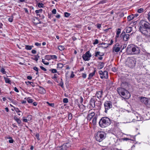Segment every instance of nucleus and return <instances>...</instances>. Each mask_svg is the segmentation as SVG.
Wrapping results in <instances>:
<instances>
[{
	"instance_id": "1",
	"label": "nucleus",
	"mask_w": 150,
	"mask_h": 150,
	"mask_svg": "<svg viewBox=\"0 0 150 150\" xmlns=\"http://www.w3.org/2000/svg\"><path fill=\"white\" fill-rule=\"evenodd\" d=\"M139 25V30L147 38L150 37L149 23L144 20H141Z\"/></svg>"
},
{
	"instance_id": "2",
	"label": "nucleus",
	"mask_w": 150,
	"mask_h": 150,
	"mask_svg": "<svg viewBox=\"0 0 150 150\" xmlns=\"http://www.w3.org/2000/svg\"><path fill=\"white\" fill-rule=\"evenodd\" d=\"M99 123L101 127L104 128L109 125L111 123V121L109 118L103 117L100 119Z\"/></svg>"
},
{
	"instance_id": "3",
	"label": "nucleus",
	"mask_w": 150,
	"mask_h": 150,
	"mask_svg": "<svg viewBox=\"0 0 150 150\" xmlns=\"http://www.w3.org/2000/svg\"><path fill=\"white\" fill-rule=\"evenodd\" d=\"M117 91L120 95H121L123 98L125 99L129 98L130 97V94L129 92L125 89L122 88H117Z\"/></svg>"
},
{
	"instance_id": "4",
	"label": "nucleus",
	"mask_w": 150,
	"mask_h": 150,
	"mask_svg": "<svg viewBox=\"0 0 150 150\" xmlns=\"http://www.w3.org/2000/svg\"><path fill=\"white\" fill-rule=\"evenodd\" d=\"M106 136V134L104 132H98L95 136V139L97 141L101 142L105 139Z\"/></svg>"
},
{
	"instance_id": "5",
	"label": "nucleus",
	"mask_w": 150,
	"mask_h": 150,
	"mask_svg": "<svg viewBox=\"0 0 150 150\" xmlns=\"http://www.w3.org/2000/svg\"><path fill=\"white\" fill-rule=\"evenodd\" d=\"M136 62L135 60L133 58H129L127 61V65L129 67L133 68L135 65Z\"/></svg>"
},
{
	"instance_id": "6",
	"label": "nucleus",
	"mask_w": 150,
	"mask_h": 150,
	"mask_svg": "<svg viewBox=\"0 0 150 150\" xmlns=\"http://www.w3.org/2000/svg\"><path fill=\"white\" fill-rule=\"evenodd\" d=\"M104 105L105 109V112H107L108 110L111 108L112 107L111 102L110 101H106L104 103Z\"/></svg>"
},
{
	"instance_id": "7",
	"label": "nucleus",
	"mask_w": 150,
	"mask_h": 150,
	"mask_svg": "<svg viewBox=\"0 0 150 150\" xmlns=\"http://www.w3.org/2000/svg\"><path fill=\"white\" fill-rule=\"evenodd\" d=\"M140 101L146 105H150V99H148L146 97H141L140 98Z\"/></svg>"
},
{
	"instance_id": "8",
	"label": "nucleus",
	"mask_w": 150,
	"mask_h": 150,
	"mask_svg": "<svg viewBox=\"0 0 150 150\" xmlns=\"http://www.w3.org/2000/svg\"><path fill=\"white\" fill-rule=\"evenodd\" d=\"M98 73L100 75V78L102 79L104 78L107 79L108 78V73L106 71H104L103 72L101 70Z\"/></svg>"
},
{
	"instance_id": "9",
	"label": "nucleus",
	"mask_w": 150,
	"mask_h": 150,
	"mask_svg": "<svg viewBox=\"0 0 150 150\" xmlns=\"http://www.w3.org/2000/svg\"><path fill=\"white\" fill-rule=\"evenodd\" d=\"M71 146V144L69 143H66L64 144L59 147V150H66Z\"/></svg>"
},
{
	"instance_id": "10",
	"label": "nucleus",
	"mask_w": 150,
	"mask_h": 150,
	"mask_svg": "<svg viewBox=\"0 0 150 150\" xmlns=\"http://www.w3.org/2000/svg\"><path fill=\"white\" fill-rule=\"evenodd\" d=\"M91 56V54L90 53L89 51H88L85 54H84L83 55L82 58L85 61H88L90 60V58Z\"/></svg>"
},
{
	"instance_id": "11",
	"label": "nucleus",
	"mask_w": 150,
	"mask_h": 150,
	"mask_svg": "<svg viewBox=\"0 0 150 150\" xmlns=\"http://www.w3.org/2000/svg\"><path fill=\"white\" fill-rule=\"evenodd\" d=\"M134 47V45L132 44L128 45L126 50L127 54H132Z\"/></svg>"
},
{
	"instance_id": "12",
	"label": "nucleus",
	"mask_w": 150,
	"mask_h": 150,
	"mask_svg": "<svg viewBox=\"0 0 150 150\" xmlns=\"http://www.w3.org/2000/svg\"><path fill=\"white\" fill-rule=\"evenodd\" d=\"M122 47V46L120 45L119 43H117L113 47V52H119Z\"/></svg>"
},
{
	"instance_id": "13",
	"label": "nucleus",
	"mask_w": 150,
	"mask_h": 150,
	"mask_svg": "<svg viewBox=\"0 0 150 150\" xmlns=\"http://www.w3.org/2000/svg\"><path fill=\"white\" fill-rule=\"evenodd\" d=\"M130 35L128 34H126L125 32H123L120 35V37L122 38L124 40L127 41L129 38Z\"/></svg>"
},
{
	"instance_id": "14",
	"label": "nucleus",
	"mask_w": 150,
	"mask_h": 150,
	"mask_svg": "<svg viewBox=\"0 0 150 150\" xmlns=\"http://www.w3.org/2000/svg\"><path fill=\"white\" fill-rule=\"evenodd\" d=\"M140 51L139 48L134 45L132 54H138L140 53Z\"/></svg>"
},
{
	"instance_id": "15",
	"label": "nucleus",
	"mask_w": 150,
	"mask_h": 150,
	"mask_svg": "<svg viewBox=\"0 0 150 150\" xmlns=\"http://www.w3.org/2000/svg\"><path fill=\"white\" fill-rule=\"evenodd\" d=\"M95 115V113L94 112H91L88 114L87 118L88 120L90 121L91 118L94 117Z\"/></svg>"
},
{
	"instance_id": "16",
	"label": "nucleus",
	"mask_w": 150,
	"mask_h": 150,
	"mask_svg": "<svg viewBox=\"0 0 150 150\" xmlns=\"http://www.w3.org/2000/svg\"><path fill=\"white\" fill-rule=\"evenodd\" d=\"M103 93L102 91H98L97 92L96 95L98 98H99L102 97Z\"/></svg>"
},
{
	"instance_id": "17",
	"label": "nucleus",
	"mask_w": 150,
	"mask_h": 150,
	"mask_svg": "<svg viewBox=\"0 0 150 150\" xmlns=\"http://www.w3.org/2000/svg\"><path fill=\"white\" fill-rule=\"evenodd\" d=\"M96 101L93 98H92L90 100V105L93 108L95 107V106Z\"/></svg>"
},
{
	"instance_id": "18",
	"label": "nucleus",
	"mask_w": 150,
	"mask_h": 150,
	"mask_svg": "<svg viewBox=\"0 0 150 150\" xmlns=\"http://www.w3.org/2000/svg\"><path fill=\"white\" fill-rule=\"evenodd\" d=\"M132 115L134 117L135 116L137 118L136 119V120L137 121H139L142 120V118L140 115L137 113L135 115L134 114H133Z\"/></svg>"
},
{
	"instance_id": "19",
	"label": "nucleus",
	"mask_w": 150,
	"mask_h": 150,
	"mask_svg": "<svg viewBox=\"0 0 150 150\" xmlns=\"http://www.w3.org/2000/svg\"><path fill=\"white\" fill-rule=\"evenodd\" d=\"M132 30V28L131 27H127L124 30L127 33H130Z\"/></svg>"
},
{
	"instance_id": "20",
	"label": "nucleus",
	"mask_w": 150,
	"mask_h": 150,
	"mask_svg": "<svg viewBox=\"0 0 150 150\" xmlns=\"http://www.w3.org/2000/svg\"><path fill=\"white\" fill-rule=\"evenodd\" d=\"M104 54L103 53L100 52L98 51L95 52L94 56L96 57H97L98 55L100 56H103Z\"/></svg>"
},
{
	"instance_id": "21",
	"label": "nucleus",
	"mask_w": 150,
	"mask_h": 150,
	"mask_svg": "<svg viewBox=\"0 0 150 150\" xmlns=\"http://www.w3.org/2000/svg\"><path fill=\"white\" fill-rule=\"evenodd\" d=\"M96 71V70L95 69L93 72L89 74L88 78V79H90L92 78V77L95 75Z\"/></svg>"
},
{
	"instance_id": "22",
	"label": "nucleus",
	"mask_w": 150,
	"mask_h": 150,
	"mask_svg": "<svg viewBox=\"0 0 150 150\" xmlns=\"http://www.w3.org/2000/svg\"><path fill=\"white\" fill-rule=\"evenodd\" d=\"M104 63L102 62H100L98 66V68L99 69H101L103 68L104 67Z\"/></svg>"
},
{
	"instance_id": "23",
	"label": "nucleus",
	"mask_w": 150,
	"mask_h": 150,
	"mask_svg": "<svg viewBox=\"0 0 150 150\" xmlns=\"http://www.w3.org/2000/svg\"><path fill=\"white\" fill-rule=\"evenodd\" d=\"M13 118L18 124H20L21 123V121L20 120L19 118H18L16 116H14Z\"/></svg>"
},
{
	"instance_id": "24",
	"label": "nucleus",
	"mask_w": 150,
	"mask_h": 150,
	"mask_svg": "<svg viewBox=\"0 0 150 150\" xmlns=\"http://www.w3.org/2000/svg\"><path fill=\"white\" fill-rule=\"evenodd\" d=\"M134 17V14H131L127 16V19L128 21H130L133 19Z\"/></svg>"
},
{
	"instance_id": "25",
	"label": "nucleus",
	"mask_w": 150,
	"mask_h": 150,
	"mask_svg": "<svg viewBox=\"0 0 150 150\" xmlns=\"http://www.w3.org/2000/svg\"><path fill=\"white\" fill-rule=\"evenodd\" d=\"M42 11V9H40L39 10H36L35 11V12L36 14H37V16H39L40 17V13H41Z\"/></svg>"
},
{
	"instance_id": "26",
	"label": "nucleus",
	"mask_w": 150,
	"mask_h": 150,
	"mask_svg": "<svg viewBox=\"0 0 150 150\" xmlns=\"http://www.w3.org/2000/svg\"><path fill=\"white\" fill-rule=\"evenodd\" d=\"M25 99H26L28 103H32L33 102V99H31L30 97L25 98Z\"/></svg>"
},
{
	"instance_id": "27",
	"label": "nucleus",
	"mask_w": 150,
	"mask_h": 150,
	"mask_svg": "<svg viewBox=\"0 0 150 150\" xmlns=\"http://www.w3.org/2000/svg\"><path fill=\"white\" fill-rule=\"evenodd\" d=\"M97 119V117L96 116H95L93 117L92 120V123L93 125H95L96 124Z\"/></svg>"
},
{
	"instance_id": "28",
	"label": "nucleus",
	"mask_w": 150,
	"mask_h": 150,
	"mask_svg": "<svg viewBox=\"0 0 150 150\" xmlns=\"http://www.w3.org/2000/svg\"><path fill=\"white\" fill-rule=\"evenodd\" d=\"M4 79L5 80V82L6 83H9L10 84L11 83V81L8 78L4 77Z\"/></svg>"
},
{
	"instance_id": "29",
	"label": "nucleus",
	"mask_w": 150,
	"mask_h": 150,
	"mask_svg": "<svg viewBox=\"0 0 150 150\" xmlns=\"http://www.w3.org/2000/svg\"><path fill=\"white\" fill-rule=\"evenodd\" d=\"M33 47V46L26 45L25 46V48L27 50H30Z\"/></svg>"
},
{
	"instance_id": "30",
	"label": "nucleus",
	"mask_w": 150,
	"mask_h": 150,
	"mask_svg": "<svg viewBox=\"0 0 150 150\" xmlns=\"http://www.w3.org/2000/svg\"><path fill=\"white\" fill-rule=\"evenodd\" d=\"M40 91L41 92L40 93H44L45 92V90L43 87H40Z\"/></svg>"
},
{
	"instance_id": "31",
	"label": "nucleus",
	"mask_w": 150,
	"mask_h": 150,
	"mask_svg": "<svg viewBox=\"0 0 150 150\" xmlns=\"http://www.w3.org/2000/svg\"><path fill=\"white\" fill-rule=\"evenodd\" d=\"M65 48V47L63 45H59L58 47V49L60 50V51H62Z\"/></svg>"
},
{
	"instance_id": "32",
	"label": "nucleus",
	"mask_w": 150,
	"mask_h": 150,
	"mask_svg": "<svg viewBox=\"0 0 150 150\" xmlns=\"http://www.w3.org/2000/svg\"><path fill=\"white\" fill-rule=\"evenodd\" d=\"M120 33H121V30L119 28L118 29V30L116 32V37H117L118 38L119 37L120 34Z\"/></svg>"
},
{
	"instance_id": "33",
	"label": "nucleus",
	"mask_w": 150,
	"mask_h": 150,
	"mask_svg": "<svg viewBox=\"0 0 150 150\" xmlns=\"http://www.w3.org/2000/svg\"><path fill=\"white\" fill-rule=\"evenodd\" d=\"M50 71H51L52 73H58L57 70L55 69H51L49 70Z\"/></svg>"
},
{
	"instance_id": "34",
	"label": "nucleus",
	"mask_w": 150,
	"mask_h": 150,
	"mask_svg": "<svg viewBox=\"0 0 150 150\" xmlns=\"http://www.w3.org/2000/svg\"><path fill=\"white\" fill-rule=\"evenodd\" d=\"M50 59H57V57L56 55H50Z\"/></svg>"
},
{
	"instance_id": "35",
	"label": "nucleus",
	"mask_w": 150,
	"mask_h": 150,
	"mask_svg": "<svg viewBox=\"0 0 150 150\" xmlns=\"http://www.w3.org/2000/svg\"><path fill=\"white\" fill-rule=\"evenodd\" d=\"M143 11L144 9L141 8L138 9L137 11V12L139 13H140L143 12Z\"/></svg>"
},
{
	"instance_id": "36",
	"label": "nucleus",
	"mask_w": 150,
	"mask_h": 150,
	"mask_svg": "<svg viewBox=\"0 0 150 150\" xmlns=\"http://www.w3.org/2000/svg\"><path fill=\"white\" fill-rule=\"evenodd\" d=\"M43 4L42 3H39L38 4V6L39 8H43Z\"/></svg>"
},
{
	"instance_id": "37",
	"label": "nucleus",
	"mask_w": 150,
	"mask_h": 150,
	"mask_svg": "<svg viewBox=\"0 0 150 150\" xmlns=\"http://www.w3.org/2000/svg\"><path fill=\"white\" fill-rule=\"evenodd\" d=\"M1 72L4 74H5L6 73V71H5V69L3 68H1Z\"/></svg>"
},
{
	"instance_id": "38",
	"label": "nucleus",
	"mask_w": 150,
	"mask_h": 150,
	"mask_svg": "<svg viewBox=\"0 0 150 150\" xmlns=\"http://www.w3.org/2000/svg\"><path fill=\"white\" fill-rule=\"evenodd\" d=\"M42 62L45 65H48L49 64V62H45V61L44 60V59H42Z\"/></svg>"
},
{
	"instance_id": "39",
	"label": "nucleus",
	"mask_w": 150,
	"mask_h": 150,
	"mask_svg": "<svg viewBox=\"0 0 150 150\" xmlns=\"http://www.w3.org/2000/svg\"><path fill=\"white\" fill-rule=\"evenodd\" d=\"M70 15V13L67 12H65L64 13V16L66 17H69Z\"/></svg>"
},
{
	"instance_id": "40",
	"label": "nucleus",
	"mask_w": 150,
	"mask_h": 150,
	"mask_svg": "<svg viewBox=\"0 0 150 150\" xmlns=\"http://www.w3.org/2000/svg\"><path fill=\"white\" fill-rule=\"evenodd\" d=\"M106 0H103L102 1H101L99 2L98 3V4H103L104 3H106Z\"/></svg>"
},
{
	"instance_id": "41",
	"label": "nucleus",
	"mask_w": 150,
	"mask_h": 150,
	"mask_svg": "<svg viewBox=\"0 0 150 150\" xmlns=\"http://www.w3.org/2000/svg\"><path fill=\"white\" fill-rule=\"evenodd\" d=\"M63 102L64 103H67L68 102V100L67 98H64L63 100Z\"/></svg>"
},
{
	"instance_id": "42",
	"label": "nucleus",
	"mask_w": 150,
	"mask_h": 150,
	"mask_svg": "<svg viewBox=\"0 0 150 150\" xmlns=\"http://www.w3.org/2000/svg\"><path fill=\"white\" fill-rule=\"evenodd\" d=\"M50 55H46L45 56V58L48 60L50 59Z\"/></svg>"
},
{
	"instance_id": "43",
	"label": "nucleus",
	"mask_w": 150,
	"mask_h": 150,
	"mask_svg": "<svg viewBox=\"0 0 150 150\" xmlns=\"http://www.w3.org/2000/svg\"><path fill=\"white\" fill-rule=\"evenodd\" d=\"M8 21L9 22H12L13 21V16H11L8 18Z\"/></svg>"
},
{
	"instance_id": "44",
	"label": "nucleus",
	"mask_w": 150,
	"mask_h": 150,
	"mask_svg": "<svg viewBox=\"0 0 150 150\" xmlns=\"http://www.w3.org/2000/svg\"><path fill=\"white\" fill-rule=\"evenodd\" d=\"M72 114L71 113H70L69 114L68 118L69 120H70L72 118Z\"/></svg>"
},
{
	"instance_id": "45",
	"label": "nucleus",
	"mask_w": 150,
	"mask_h": 150,
	"mask_svg": "<svg viewBox=\"0 0 150 150\" xmlns=\"http://www.w3.org/2000/svg\"><path fill=\"white\" fill-rule=\"evenodd\" d=\"M28 120L29 121L31 120L32 119V117L31 115H28L27 116Z\"/></svg>"
},
{
	"instance_id": "46",
	"label": "nucleus",
	"mask_w": 150,
	"mask_h": 150,
	"mask_svg": "<svg viewBox=\"0 0 150 150\" xmlns=\"http://www.w3.org/2000/svg\"><path fill=\"white\" fill-rule=\"evenodd\" d=\"M58 67L60 68H62L63 67V65L61 63L58 64Z\"/></svg>"
},
{
	"instance_id": "47",
	"label": "nucleus",
	"mask_w": 150,
	"mask_h": 150,
	"mask_svg": "<svg viewBox=\"0 0 150 150\" xmlns=\"http://www.w3.org/2000/svg\"><path fill=\"white\" fill-rule=\"evenodd\" d=\"M80 150H88V148L87 147H83L81 148Z\"/></svg>"
},
{
	"instance_id": "48",
	"label": "nucleus",
	"mask_w": 150,
	"mask_h": 150,
	"mask_svg": "<svg viewBox=\"0 0 150 150\" xmlns=\"http://www.w3.org/2000/svg\"><path fill=\"white\" fill-rule=\"evenodd\" d=\"M14 110L16 112H20L21 111L18 108H14Z\"/></svg>"
},
{
	"instance_id": "49",
	"label": "nucleus",
	"mask_w": 150,
	"mask_h": 150,
	"mask_svg": "<svg viewBox=\"0 0 150 150\" xmlns=\"http://www.w3.org/2000/svg\"><path fill=\"white\" fill-rule=\"evenodd\" d=\"M9 139H11L9 140V142L10 143H13V140L12 139V138L10 137L9 138Z\"/></svg>"
},
{
	"instance_id": "50",
	"label": "nucleus",
	"mask_w": 150,
	"mask_h": 150,
	"mask_svg": "<svg viewBox=\"0 0 150 150\" xmlns=\"http://www.w3.org/2000/svg\"><path fill=\"white\" fill-rule=\"evenodd\" d=\"M98 41L97 39H96L93 43V44L96 45L98 44Z\"/></svg>"
},
{
	"instance_id": "51",
	"label": "nucleus",
	"mask_w": 150,
	"mask_h": 150,
	"mask_svg": "<svg viewBox=\"0 0 150 150\" xmlns=\"http://www.w3.org/2000/svg\"><path fill=\"white\" fill-rule=\"evenodd\" d=\"M47 103L50 106H51L53 107H54V103H49L48 102H47Z\"/></svg>"
},
{
	"instance_id": "52",
	"label": "nucleus",
	"mask_w": 150,
	"mask_h": 150,
	"mask_svg": "<svg viewBox=\"0 0 150 150\" xmlns=\"http://www.w3.org/2000/svg\"><path fill=\"white\" fill-rule=\"evenodd\" d=\"M33 69L35 71H37V72L38 71V69L37 67H33Z\"/></svg>"
},
{
	"instance_id": "53",
	"label": "nucleus",
	"mask_w": 150,
	"mask_h": 150,
	"mask_svg": "<svg viewBox=\"0 0 150 150\" xmlns=\"http://www.w3.org/2000/svg\"><path fill=\"white\" fill-rule=\"evenodd\" d=\"M40 68L43 70L44 71H47V69L45 68H44L42 66H40Z\"/></svg>"
},
{
	"instance_id": "54",
	"label": "nucleus",
	"mask_w": 150,
	"mask_h": 150,
	"mask_svg": "<svg viewBox=\"0 0 150 150\" xmlns=\"http://www.w3.org/2000/svg\"><path fill=\"white\" fill-rule=\"evenodd\" d=\"M35 137H36V138H37L38 140H40L39 135L38 134H37L35 135Z\"/></svg>"
},
{
	"instance_id": "55",
	"label": "nucleus",
	"mask_w": 150,
	"mask_h": 150,
	"mask_svg": "<svg viewBox=\"0 0 150 150\" xmlns=\"http://www.w3.org/2000/svg\"><path fill=\"white\" fill-rule=\"evenodd\" d=\"M52 12L53 14H55L56 13V10L55 9H53L52 11Z\"/></svg>"
},
{
	"instance_id": "56",
	"label": "nucleus",
	"mask_w": 150,
	"mask_h": 150,
	"mask_svg": "<svg viewBox=\"0 0 150 150\" xmlns=\"http://www.w3.org/2000/svg\"><path fill=\"white\" fill-rule=\"evenodd\" d=\"M35 45H36L37 46H41V43H39L38 42L35 43Z\"/></svg>"
},
{
	"instance_id": "57",
	"label": "nucleus",
	"mask_w": 150,
	"mask_h": 150,
	"mask_svg": "<svg viewBox=\"0 0 150 150\" xmlns=\"http://www.w3.org/2000/svg\"><path fill=\"white\" fill-rule=\"evenodd\" d=\"M39 57V56H38V57H37L36 56L34 58V59L37 61L38 60V58Z\"/></svg>"
},
{
	"instance_id": "58",
	"label": "nucleus",
	"mask_w": 150,
	"mask_h": 150,
	"mask_svg": "<svg viewBox=\"0 0 150 150\" xmlns=\"http://www.w3.org/2000/svg\"><path fill=\"white\" fill-rule=\"evenodd\" d=\"M122 47L121 48H122V50H123L126 47L127 45H126V44H124L123 45V46H122Z\"/></svg>"
},
{
	"instance_id": "59",
	"label": "nucleus",
	"mask_w": 150,
	"mask_h": 150,
	"mask_svg": "<svg viewBox=\"0 0 150 150\" xmlns=\"http://www.w3.org/2000/svg\"><path fill=\"white\" fill-rule=\"evenodd\" d=\"M148 18L149 20H150V11L149 12L148 15Z\"/></svg>"
},
{
	"instance_id": "60",
	"label": "nucleus",
	"mask_w": 150,
	"mask_h": 150,
	"mask_svg": "<svg viewBox=\"0 0 150 150\" xmlns=\"http://www.w3.org/2000/svg\"><path fill=\"white\" fill-rule=\"evenodd\" d=\"M31 52H32V53H33V54H35L36 53V51L35 50H32Z\"/></svg>"
},
{
	"instance_id": "61",
	"label": "nucleus",
	"mask_w": 150,
	"mask_h": 150,
	"mask_svg": "<svg viewBox=\"0 0 150 150\" xmlns=\"http://www.w3.org/2000/svg\"><path fill=\"white\" fill-rule=\"evenodd\" d=\"M23 121L24 122H28V120L27 119L23 118Z\"/></svg>"
},
{
	"instance_id": "62",
	"label": "nucleus",
	"mask_w": 150,
	"mask_h": 150,
	"mask_svg": "<svg viewBox=\"0 0 150 150\" xmlns=\"http://www.w3.org/2000/svg\"><path fill=\"white\" fill-rule=\"evenodd\" d=\"M86 74H82V77L83 78H85L86 77Z\"/></svg>"
},
{
	"instance_id": "63",
	"label": "nucleus",
	"mask_w": 150,
	"mask_h": 150,
	"mask_svg": "<svg viewBox=\"0 0 150 150\" xmlns=\"http://www.w3.org/2000/svg\"><path fill=\"white\" fill-rule=\"evenodd\" d=\"M24 9L26 13H28V11L27 8H24Z\"/></svg>"
},
{
	"instance_id": "64",
	"label": "nucleus",
	"mask_w": 150,
	"mask_h": 150,
	"mask_svg": "<svg viewBox=\"0 0 150 150\" xmlns=\"http://www.w3.org/2000/svg\"><path fill=\"white\" fill-rule=\"evenodd\" d=\"M14 91L16 92H19V91L18 90V89L16 87H15L14 88Z\"/></svg>"
}]
</instances>
